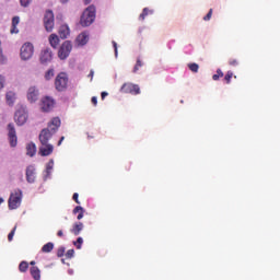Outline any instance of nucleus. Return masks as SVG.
Wrapping results in <instances>:
<instances>
[{"label":"nucleus","mask_w":280,"mask_h":280,"mask_svg":"<svg viewBox=\"0 0 280 280\" xmlns=\"http://www.w3.org/2000/svg\"><path fill=\"white\" fill-rule=\"evenodd\" d=\"M61 126V119L59 117H54L48 124L47 129H43L39 133L40 144L49 143V140L58 131Z\"/></svg>","instance_id":"1"},{"label":"nucleus","mask_w":280,"mask_h":280,"mask_svg":"<svg viewBox=\"0 0 280 280\" xmlns=\"http://www.w3.org/2000/svg\"><path fill=\"white\" fill-rule=\"evenodd\" d=\"M96 18V8L94 5L88 7L86 10L83 11V15H81V25L90 26Z\"/></svg>","instance_id":"2"},{"label":"nucleus","mask_w":280,"mask_h":280,"mask_svg":"<svg viewBox=\"0 0 280 280\" xmlns=\"http://www.w3.org/2000/svg\"><path fill=\"white\" fill-rule=\"evenodd\" d=\"M69 78L66 72H60L56 77L55 85L58 92H65L68 88Z\"/></svg>","instance_id":"3"},{"label":"nucleus","mask_w":280,"mask_h":280,"mask_svg":"<svg viewBox=\"0 0 280 280\" xmlns=\"http://www.w3.org/2000/svg\"><path fill=\"white\" fill-rule=\"evenodd\" d=\"M120 92L124 94L139 95L141 94V89L139 84L127 82L121 85Z\"/></svg>","instance_id":"4"},{"label":"nucleus","mask_w":280,"mask_h":280,"mask_svg":"<svg viewBox=\"0 0 280 280\" xmlns=\"http://www.w3.org/2000/svg\"><path fill=\"white\" fill-rule=\"evenodd\" d=\"M44 26L46 32H52L55 27V14L51 10H47L44 15Z\"/></svg>","instance_id":"5"},{"label":"nucleus","mask_w":280,"mask_h":280,"mask_svg":"<svg viewBox=\"0 0 280 280\" xmlns=\"http://www.w3.org/2000/svg\"><path fill=\"white\" fill-rule=\"evenodd\" d=\"M22 201V191L20 189L15 190L11 194L9 198V208L11 210H14L20 207Z\"/></svg>","instance_id":"6"},{"label":"nucleus","mask_w":280,"mask_h":280,"mask_svg":"<svg viewBox=\"0 0 280 280\" xmlns=\"http://www.w3.org/2000/svg\"><path fill=\"white\" fill-rule=\"evenodd\" d=\"M33 55H34V46H33V44H31L28 42L25 43L22 46V48H21V54H20L21 59L23 61H27V60H30L33 57Z\"/></svg>","instance_id":"7"},{"label":"nucleus","mask_w":280,"mask_h":280,"mask_svg":"<svg viewBox=\"0 0 280 280\" xmlns=\"http://www.w3.org/2000/svg\"><path fill=\"white\" fill-rule=\"evenodd\" d=\"M71 51H72L71 42H69V40L65 42L58 51L59 59L67 60L69 58Z\"/></svg>","instance_id":"8"},{"label":"nucleus","mask_w":280,"mask_h":280,"mask_svg":"<svg viewBox=\"0 0 280 280\" xmlns=\"http://www.w3.org/2000/svg\"><path fill=\"white\" fill-rule=\"evenodd\" d=\"M8 139L11 148H15L18 145V136L13 122L8 124Z\"/></svg>","instance_id":"9"},{"label":"nucleus","mask_w":280,"mask_h":280,"mask_svg":"<svg viewBox=\"0 0 280 280\" xmlns=\"http://www.w3.org/2000/svg\"><path fill=\"white\" fill-rule=\"evenodd\" d=\"M54 59V52L50 48L43 49L40 51L39 61L43 66H47Z\"/></svg>","instance_id":"10"},{"label":"nucleus","mask_w":280,"mask_h":280,"mask_svg":"<svg viewBox=\"0 0 280 280\" xmlns=\"http://www.w3.org/2000/svg\"><path fill=\"white\" fill-rule=\"evenodd\" d=\"M28 114L24 108H19L14 114V121L18 126H23L27 121Z\"/></svg>","instance_id":"11"},{"label":"nucleus","mask_w":280,"mask_h":280,"mask_svg":"<svg viewBox=\"0 0 280 280\" xmlns=\"http://www.w3.org/2000/svg\"><path fill=\"white\" fill-rule=\"evenodd\" d=\"M55 107L54 98L45 96L42 98V109L44 113H49Z\"/></svg>","instance_id":"12"},{"label":"nucleus","mask_w":280,"mask_h":280,"mask_svg":"<svg viewBox=\"0 0 280 280\" xmlns=\"http://www.w3.org/2000/svg\"><path fill=\"white\" fill-rule=\"evenodd\" d=\"M38 97H39V91L37 86L35 85L30 86V89L27 90V101L30 103H35L38 101Z\"/></svg>","instance_id":"13"},{"label":"nucleus","mask_w":280,"mask_h":280,"mask_svg":"<svg viewBox=\"0 0 280 280\" xmlns=\"http://www.w3.org/2000/svg\"><path fill=\"white\" fill-rule=\"evenodd\" d=\"M54 152V144L45 143L39 147V155L49 156Z\"/></svg>","instance_id":"14"},{"label":"nucleus","mask_w":280,"mask_h":280,"mask_svg":"<svg viewBox=\"0 0 280 280\" xmlns=\"http://www.w3.org/2000/svg\"><path fill=\"white\" fill-rule=\"evenodd\" d=\"M36 179V170L33 165L27 166L26 168V180L30 184L35 183Z\"/></svg>","instance_id":"15"},{"label":"nucleus","mask_w":280,"mask_h":280,"mask_svg":"<svg viewBox=\"0 0 280 280\" xmlns=\"http://www.w3.org/2000/svg\"><path fill=\"white\" fill-rule=\"evenodd\" d=\"M84 224L82 222H77L72 224L71 234L72 235H80L81 231H83Z\"/></svg>","instance_id":"16"},{"label":"nucleus","mask_w":280,"mask_h":280,"mask_svg":"<svg viewBox=\"0 0 280 280\" xmlns=\"http://www.w3.org/2000/svg\"><path fill=\"white\" fill-rule=\"evenodd\" d=\"M30 272L34 280H40V269L38 267H31Z\"/></svg>","instance_id":"17"},{"label":"nucleus","mask_w":280,"mask_h":280,"mask_svg":"<svg viewBox=\"0 0 280 280\" xmlns=\"http://www.w3.org/2000/svg\"><path fill=\"white\" fill-rule=\"evenodd\" d=\"M26 154L33 158L36 154V144L34 142H30L26 147Z\"/></svg>","instance_id":"18"},{"label":"nucleus","mask_w":280,"mask_h":280,"mask_svg":"<svg viewBox=\"0 0 280 280\" xmlns=\"http://www.w3.org/2000/svg\"><path fill=\"white\" fill-rule=\"evenodd\" d=\"M5 100L8 105H13L15 102V93L13 91L7 92Z\"/></svg>","instance_id":"19"},{"label":"nucleus","mask_w":280,"mask_h":280,"mask_svg":"<svg viewBox=\"0 0 280 280\" xmlns=\"http://www.w3.org/2000/svg\"><path fill=\"white\" fill-rule=\"evenodd\" d=\"M84 212L85 210L81 206H77L74 210H72V213H79V215H77V220H81L84 217Z\"/></svg>","instance_id":"20"},{"label":"nucleus","mask_w":280,"mask_h":280,"mask_svg":"<svg viewBox=\"0 0 280 280\" xmlns=\"http://www.w3.org/2000/svg\"><path fill=\"white\" fill-rule=\"evenodd\" d=\"M153 13H154L153 10H151L149 8H144L142 10V13L139 15V20L143 21V20H145L147 16L152 15Z\"/></svg>","instance_id":"21"},{"label":"nucleus","mask_w":280,"mask_h":280,"mask_svg":"<svg viewBox=\"0 0 280 280\" xmlns=\"http://www.w3.org/2000/svg\"><path fill=\"white\" fill-rule=\"evenodd\" d=\"M60 36H70V27L67 24H63L59 28Z\"/></svg>","instance_id":"22"},{"label":"nucleus","mask_w":280,"mask_h":280,"mask_svg":"<svg viewBox=\"0 0 280 280\" xmlns=\"http://www.w3.org/2000/svg\"><path fill=\"white\" fill-rule=\"evenodd\" d=\"M54 243L49 242L47 244H45L42 248V253L44 254H50L54 250Z\"/></svg>","instance_id":"23"},{"label":"nucleus","mask_w":280,"mask_h":280,"mask_svg":"<svg viewBox=\"0 0 280 280\" xmlns=\"http://www.w3.org/2000/svg\"><path fill=\"white\" fill-rule=\"evenodd\" d=\"M49 43H50L51 47H52L54 49H56L57 46L60 45V38H59V36H51V37L49 38Z\"/></svg>","instance_id":"24"},{"label":"nucleus","mask_w":280,"mask_h":280,"mask_svg":"<svg viewBox=\"0 0 280 280\" xmlns=\"http://www.w3.org/2000/svg\"><path fill=\"white\" fill-rule=\"evenodd\" d=\"M55 77V70L54 68H50L45 73V80L50 81Z\"/></svg>","instance_id":"25"},{"label":"nucleus","mask_w":280,"mask_h":280,"mask_svg":"<svg viewBox=\"0 0 280 280\" xmlns=\"http://www.w3.org/2000/svg\"><path fill=\"white\" fill-rule=\"evenodd\" d=\"M19 270L20 272L25 273L28 270L27 261H21V264L19 265Z\"/></svg>","instance_id":"26"},{"label":"nucleus","mask_w":280,"mask_h":280,"mask_svg":"<svg viewBox=\"0 0 280 280\" xmlns=\"http://www.w3.org/2000/svg\"><path fill=\"white\" fill-rule=\"evenodd\" d=\"M142 67H143V62L140 58H138L132 72L137 73L140 70V68H142Z\"/></svg>","instance_id":"27"},{"label":"nucleus","mask_w":280,"mask_h":280,"mask_svg":"<svg viewBox=\"0 0 280 280\" xmlns=\"http://www.w3.org/2000/svg\"><path fill=\"white\" fill-rule=\"evenodd\" d=\"M77 43H79V45L83 46L86 45V43H89V37L88 36H79L77 37Z\"/></svg>","instance_id":"28"},{"label":"nucleus","mask_w":280,"mask_h":280,"mask_svg":"<svg viewBox=\"0 0 280 280\" xmlns=\"http://www.w3.org/2000/svg\"><path fill=\"white\" fill-rule=\"evenodd\" d=\"M188 68H189V70H190L192 73H197L198 70H199L198 63H195V62L188 63Z\"/></svg>","instance_id":"29"},{"label":"nucleus","mask_w":280,"mask_h":280,"mask_svg":"<svg viewBox=\"0 0 280 280\" xmlns=\"http://www.w3.org/2000/svg\"><path fill=\"white\" fill-rule=\"evenodd\" d=\"M224 73L222 72L221 69L217 70V73L212 75L213 81H219L220 78H223Z\"/></svg>","instance_id":"30"},{"label":"nucleus","mask_w":280,"mask_h":280,"mask_svg":"<svg viewBox=\"0 0 280 280\" xmlns=\"http://www.w3.org/2000/svg\"><path fill=\"white\" fill-rule=\"evenodd\" d=\"M74 246L77 247V249H81L82 244H83V238L79 237L73 242Z\"/></svg>","instance_id":"31"},{"label":"nucleus","mask_w":280,"mask_h":280,"mask_svg":"<svg viewBox=\"0 0 280 280\" xmlns=\"http://www.w3.org/2000/svg\"><path fill=\"white\" fill-rule=\"evenodd\" d=\"M233 78V72L232 71H228V73L224 77V81H226V84L231 83V79Z\"/></svg>","instance_id":"32"},{"label":"nucleus","mask_w":280,"mask_h":280,"mask_svg":"<svg viewBox=\"0 0 280 280\" xmlns=\"http://www.w3.org/2000/svg\"><path fill=\"white\" fill-rule=\"evenodd\" d=\"M66 254V248L65 247H59L57 250V257L62 258Z\"/></svg>","instance_id":"33"},{"label":"nucleus","mask_w":280,"mask_h":280,"mask_svg":"<svg viewBox=\"0 0 280 280\" xmlns=\"http://www.w3.org/2000/svg\"><path fill=\"white\" fill-rule=\"evenodd\" d=\"M212 13H213V10L210 9L209 12L207 13V15H205L202 20L206 22L210 21L212 18Z\"/></svg>","instance_id":"34"},{"label":"nucleus","mask_w":280,"mask_h":280,"mask_svg":"<svg viewBox=\"0 0 280 280\" xmlns=\"http://www.w3.org/2000/svg\"><path fill=\"white\" fill-rule=\"evenodd\" d=\"M1 46V42H0ZM7 62V58L2 54V48L0 47V65H4Z\"/></svg>","instance_id":"35"},{"label":"nucleus","mask_w":280,"mask_h":280,"mask_svg":"<svg viewBox=\"0 0 280 280\" xmlns=\"http://www.w3.org/2000/svg\"><path fill=\"white\" fill-rule=\"evenodd\" d=\"M112 45H113V48H114V51H115V57H118V44H117V42L113 40Z\"/></svg>","instance_id":"36"},{"label":"nucleus","mask_w":280,"mask_h":280,"mask_svg":"<svg viewBox=\"0 0 280 280\" xmlns=\"http://www.w3.org/2000/svg\"><path fill=\"white\" fill-rule=\"evenodd\" d=\"M74 256V249H69L66 254L67 259H72Z\"/></svg>","instance_id":"37"},{"label":"nucleus","mask_w":280,"mask_h":280,"mask_svg":"<svg viewBox=\"0 0 280 280\" xmlns=\"http://www.w3.org/2000/svg\"><path fill=\"white\" fill-rule=\"evenodd\" d=\"M20 2H21V5H22V7L26 8V7L30 5V3L32 2V0H20Z\"/></svg>","instance_id":"38"},{"label":"nucleus","mask_w":280,"mask_h":280,"mask_svg":"<svg viewBox=\"0 0 280 280\" xmlns=\"http://www.w3.org/2000/svg\"><path fill=\"white\" fill-rule=\"evenodd\" d=\"M15 231H16V226H14V229H13V230L11 231V233L8 235L9 242H12Z\"/></svg>","instance_id":"39"},{"label":"nucleus","mask_w":280,"mask_h":280,"mask_svg":"<svg viewBox=\"0 0 280 280\" xmlns=\"http://www.w3.org/2000/svg\"><path fill=\"white\" fill-rule=\"evenodd\" d=\"M229 65L231 67H237L238 66V61L236 59H230Z\"/></svg>","instance_id":"40"},{"label":"nucleus","mask_w":280,"mask_h":280,"mask_svg":"<svg viewBox=\"0 0 280 280\" xmlns=\"http://www.w3.org/2000/svg\"><path fill=\"white\" fill-rule=\"evenodd\" d=\"M20 23V18L19 16H14L12 19V26H16Z\"/></svg>","instance_id":"41"},{"label":"nucleus","mask_w":280,"mask_h":280,"mask_svg":"<svg viewBox=\"0 0 280 280\" xmlns=\"http://www.w3.org/2000/svg\"><path fill=\"white\" fill-rule=\"evenodd\" d=\"M72 200L77 203L80 205V201H79V194L78 192H74V195H72Z\"/></svg>","instance_id":"42"},{"label":"nucleus","mask_w":280,"mask_h":280,"mask_svg":"<svg viewBox=\"0 0 280 280\" xmlns=\"http://www.w3.org/2000/svg\"><path fill=\"white\" fill-rule=\"evenodd\" d=\"M91 103L93 106H97V97L96 96H92L91 97Z\"/></svg>","instance_id":"43"},{"label":"nucleus","mask_w":280,"mask_h":280,"mask_svg":"<svg viewBox=\"0 0 280 280\" xmlns=\"http://www.w3.org/2000/svg\"><path fill=\"white\" fill-rule=\"evenodd\" d=\"M4 86V77L0 75V91L3 89Z\"/></svg>","instance_id":"44"},{"label":"nucleus","mask_w":280,"mask_h":280,"mask_svg":"<svg viewBox=\"0 0 280 280\" xmlns=\"http://www.w3.org/2000/svg\"><path fill=\"white\" fill-rule=\"evenodd\" d=\"M107 96H108V93H107V92L103 91V92L101 93V98H102V101H104L105 97H107Z\"/></svg>","instance_id":"45"},{"label":"nucleus","mask_w":280,"mask_h":280,"mask_svg":"<svg viewBox=\"0 0 280 280\" xmlns=\"http://www.w3.org/2000/svg\"><path fill=\"white\" fill-rule=\"evenodd\" d=\"M18 33H19V30L16 28V26L12 25L11 34H18Z\"/></svg>","instance_id":"46"},{"label":"nucleus","mask_w":280,"mask_h":280,"mask_svg":"<svg viewBox=\"0 0 280 280\" xmlns=\"http://www.w3.org/2000/svg\"><path fill=\"white\" fill-rule=\"evenodd\" d=\"M65 136H62L61 138H60V140H59V142H58V147H60L61 144H62V142L65 141Z\"/></svg>","instance_id":"47"},{"label":"nucleus","mask_w":280,"mask_h":280,"mask_svg":"<svg viewBox=\"0 0 280 280\" xmlns=\"http://www.w3.org/2000/svg\"><path fill=\"white\" fill-rule=\"evenodd\" d=\"M57 235L58 237H63V231L62 230L58 231Z\"/></svg>","instance_id":"48"},{"label":"nucleus","mask_w":280,"mask_h":280,"mask_svg":"<svg viewBox=\"0 0 280 280\" xmlns=\"http://www.w3.org/2000/svg\"><path fill=\"white\" fill-rule=\"evenodd\" d=\"M93 77H94V71L91 70V71H90V78L93 79Z\"/></svg>","instance_id":"49"},{"label":"nucleus","mask_w":280,"mask_h":280,"mask_svg":"<svg viewBox=\"0 0 280 280\" xmlns=\"http://www.w3.org/2000/svg\"><path fill=\"white\" fill-rule=\"evenodd\" d=\"M35 265H36V262H35L34 260H32V261H31V266L34 267Z\"/></svg>","instance_id":"50"},{"label":"nucleus","mask_w":280,"mask_h":280,"mask_svg":"<svg viewBox=\"0 0 280 280\" xmlns=\"http://www.w3.org/2000/svg\"><path fill=\"white\" fill-rule=\"evenodd\" d=\"M92 0H85V4H89Z\"/></svg>","instance_id":"51"},{"label":"nucleus","mask_w":280,"mask_h":280,"mask_svg":"<svg viewBox=\"0 0 280 280\" xmlns=\"http://www.w3.org/2000/svg\"><path fill=\"white\" fill-rule=\"evenodd\" d=\"M62 3H66V2H68L69 0H60Z\"/></svg>","instance_id":"52"},{"label":"nucleus","mask_w":280,"mask_h":280,"mask_svg":"<svg viewBox=\"0 0 280 280\" xmlns=\"http://www.w3.org/2000/svg\"><path fill=\"white\" fill-rule=\"evenodd\" d=\"M79 36H86V34L85 33H81Z\"/></svg>","instance_id":"53"},{"label":"nucleus","mask_w":280,"mask_h":280,"mask_svg":"<svg viewBox=\"0 0 280 280\" xmlns=\"http://www.w3.org/2000/svg\"><path fill=\"white\" fill-rule=\"evenodd\" d=\"M3 202V199L2 198H0V205Z\"/></svg>","instance_id":"54"},{"label":"nucleus","mask_w":280,"mask_h":280,"mask_svg":"<svg viewBox=\"0 0 280 280\" xmlns=\"http://www.w3.org/2000/svg\"><path fill=\"white\" fill-rule=\"evenodd\" d=\"M50 36H57V34H51Z\"/></svg>","instance_id":"55"},{"label":"nucleus","mask_w":280,"mask_h":280,"mask_svg":"<svg viewBox=\"0 0 280 280\" xmlns=\"http://www.w3.org/2000/svg\"><path fill=\"white\" fill-rule=\"evenodd\" d=\"M62 38H67V37L65 36V37H62Z\"/></svg>","instance_id":"56"}]
</instances>
